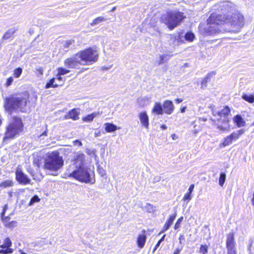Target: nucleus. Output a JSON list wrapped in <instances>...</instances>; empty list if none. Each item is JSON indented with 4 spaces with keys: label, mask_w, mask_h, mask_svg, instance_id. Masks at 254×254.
I'll return each mask as SVG.
<instances>
[{
    "label": "nucleus",
    "mask_w": 254,
    "mask_h": 254,
    "mask_svg": "<svg viewBox=\"0 0 254 254\" xmlns=\"http://www.w3.org/2000/svg\"><path fill=\"white\" fill-rule=\"evenodd\" d=\"M86 153L88 155L90 156H93L95 158H96L97 157L95 150L87 149L86 151Z\"/></svg>",
    "instance_id": "nucleus-44"
},
{
    "label": "nucleus",
    "mask_w": 254,
    "mask_h": 254,
    "mask_svg": "<svg viewBox=\"0 0 254 254\" xmlns=\"http://www.w3.org/2000/svg\"><path fill=\"white\" fill-rule=\"evenodd\" d=\"M7 208H8L7 205V204L4 205L3 206V211L1 213V215H4V213H5L6 210L7 209Z\"/></svg>",
    "instance_id": "nucleus-52"
},
{
    "label": "nucleus",
    "mask_w": 254,
    "mask_h": 254,
    "mask_svg": "<svg viewBox=\"0 0 254 254\" xmlns=\"http://www.w3.org/2000/svg\"><path fill=\"white\" fill-rule=\"evenodd\" d=\"M47 130H45V131H44V132H43V133L40 135V136H43V135H44V136H47Z\"/></svg>",
    "instance_id": "nucleus-60"
},
{
    "label": "nucleus",
    "mask_w": 254,
    "mask_h": 254,
    "mask_svg": "<svg viewBox=\"0 0 254 254\" xmlns=\"http://www.w3.org/2000/svg\"><path fill=\"white\" fill-rule=\"evenodd\" d=\"M40 200V199L39 198V197L37 195H35L33 196L30 200V201L29 203V205L30 206L33 205L35 202H39Z\"/></svg>",
    "instance_id": "nucleus-39"
},
{
    "label": "nucleus",
    "mask_w": 254,
    "mask_h": 254,
    "mask_svg": "<svg viewBox=\"0 0 254 254\" xmlns=\"http://www.w3.org/2000/svg\"><path fill=\"white\" fill-rule=\"evenodd\" d=\"M176 216V214L175 213L173 215H171L170 216L169 219L167 221V222L165 223L162 230L161 231V233H163L165 231H166L172 225L174 220H175Z\"/></svg>",
    "instance_id": "nucleus-16"
},
{
    "label": "nucleus",
    "mask_w": 254,
    "mask_h": 254,
    "mask_svg": "<svg viewBox=\"0 0 254 254\" xmlns=\"http://www.w3.org/2000/svg\"><path fill=\"white\" fill-rule=\"evenodd\" d=\"M13 253V250L12 249H7L6 250H0V253L7 254Z\"/></svg>",
    "instance_id": "nucleus-45"
},
{
    "label": "nucleus",
    "mask_w": 254,
    "mask_h": 254,
    "mask_svg": "<svg viewBox=\"0 0 254 254\" xmlns=\"http://www.w3.org/2000/svg\"><path fill=\"white\" fill-rule=\"evenodd\" d=\"M171 137L173 140H176L178 138V136L176 135L175 133L172 134Z\"/></svg>",
    "instance_id": "nucleus-54"
},
{
    "label": "nucleus",
    "mask_w": 254,
    "mask_h": 254,
    "mask_svg": "<svg viewBox=\"0 0 254 254\" xmlns=\"http://www.w3.org/2000/svg\"><path fill=\"white\" fill-rule=\"evenodd\" d=\"M194 188V185H193V184L191 185L188 189V192L191 193L193 190Z\"/></svg>",
    "instance_id": "nucleus-50"
},
{
    "label": "nucleus",
    "mask_w": 254,
    "mask_h": 254,
    "mask_svg": "<svg viewBox=\"0 0 254 254\" xmlns=\"http://www.w3.org/2000/svg\"><path fill=\"white\" fill-rule=\"evenodd\" d=\"M165 237V235H164L159 241H160L161 243L164 240Z\"/></svg>",
    "instance_id": "nucleus-63"
},
{
    "label": "nucleus",
    "mask_w": 254,
    "mask_h": 254,
    "mask_svg": "<svg viewBox=\"0 0 254 254\" xmlns=\"http://www.w3.org/2000/svg\"><path fill=\"white\" fill-rule=\"evenodd\" d=\"M64 159L57 151L48 153L44 160V169L46 170L57 172L64 165Z\"/></svg>",
    "instance_id": "nucleus-5"
},
{
    "label": "nucleus",
    "mask_w": 254,
    "mask_h": 254,
    "mask_svg": "<svg viewBox=\"0 0 254 254\" xmlns=\"http://www.w3.org/2000/svg\"><path fill=\"white\" fill-rule=\"evenodd\" d=\"M208 252V247L206 245H201L200 250L199 253L201 254H206Z\"/></svg>",
    "instance_id": "nucleus-38"
},
{
    "label": "nucleus",
    "mask_w": 254,
    "mask_h": 254,
    "mask_svg": "<svg viewBox=\"0 0 254 254\" xmlns=\"http://www.w3.org/2000/svg\"><path fill=\"white\" fill-rule=\"evenodd\" d=\"M161 128L162 129H166L167 128V126L165 125H162L161 126Z\"/></svg>",
    "instance_id": "nucleus-59"
},
{
    "label": "nucleus",
    "mask_w": 254,
    "mask_h": 254,
    "mask_svg": "<svg viewBox=\"0 0 254 254\" xmlns=\"http://www.w3.org/2000/svg\"><path fill=\"white\" fill-rule=\"evenodd\" d=\"M183 13L180 12H168L162 16V21L168 26L170 29L177 26L179 23L184 19Z\"/></svg>",
    "instance_id": "nucleus-6"
},
{
    "label": "nucleus",
    "mask_w": 254,
    "mask_h": 254,
    "mask_svg": "<svg viewBox=\"0 0 254 254\" xmlns=\"http://www.w3.org/2000/svg\"><path fill=\"white\" fill-rule=\"evenodd\" d=\"M169 60V56L167 55H159V59L156 61V63L158 65L163 64Z\"/></svg>",
    "instance_id": "nucleus-23"
},
{
    "label": "nucleus",
    "mask_w": 254,
    "mask_h": 254,
    "mask_svg": "<svg viewBox=\"0 0 254 254\" xmlns=\"http://www.w3.org/2000/svg\"><path fill=\"white\" fill-rule=\"evenodd\" d=\"M13 182L12 180H8L2 182L0 184V187L6 188L13 186Z\"/></svg>",
    "instance_id": "nucleus-28"
},
{
    "label": "nucleus",
    "mask_w": 254,
    "mask_h": 254,
    "mask_svg": "<svg viewBox=\"0 0 254 254\" xmlns=\"http://www.w3.org/2000/svg\"><path fill=\"white\" fill-rule=\"evenodd\" d=\"M13 80V78H12V77H9V78L7 79V81H6V85H7V86H9V85H10L11 84V83L12 82Z\"/></svg>",
    "instance_id": "nucleus-49"
},
{
    "label": "nucleus",
    "mask_w": 254,
    "mask_h": 254,
    "mask_svg": "<svg viewBox=\"0 0 254 254\" xmlns=\"http://www.w3.org/2000/svg\"><path fill=\"white\" fill-rule=\"evenodd\" d=\"M28 172L31 175V176L33 177V179L34 180H36L37 181H40V180H38V179H36V178L35 177V175H34V172L32 170H30V171H28Z\"/></svg>",
    "instance_id": "nucleus-53"
},
{
    "label": "nucleus",
    "mask_w": 254,
    "mask_h": 254,
    "mask_svg": "<svg viewBox=\"0 0 254 254\" xmlns=\"http://www.w3.org/2000/svg\"><path fill=\"white\" fill-rule=\"evenodd\" d=\"M214 118L211 120L216 123L217 127L220 130L228 131L230 129L229 120L228 116L230 113V109L228 106L222 109H212Z\"/></svg>",
    "instance_id": "nucleus-4"
},
{
    "label": "nucleus",
    "mask_w": 254,
    "mask_h": 254,
    "mask_svg": "<svg viewBox=\"0 0 254 254\" xmlns=\"http://www.w3.org/2000/svg\"><path fill=\"white\" fill-rule=\"evenodd\" d=\"M62 75H60L59 73H57L56 75V77L55 78L57 79L59 81L61 82L62 83L60 84L59 86H62L64 84V79H63V78L62 77Z\"/></svg>",
    "instance_id": "nucleus-42"
},
{
    "label": "nucleus",
    "mask_w": 254,
    "mask_h": 254,
    "mask_svg": "<svg viewBox=\"0 0 254 254\" xmlns=\"http://www.w3.org/2000/svg\"><path fill=\"white\" fill-rule=\"evenodd\" d=\"M11 245H12V242H11V240H10V239L8 237H7L4 240L3 244L1 246H0V248H3V249H4V248L10 249V247L11 246Z\"/></svg>",
    "instance_id": "nucleus-29"
},
{
    "label": "nucleus",
    "mask_w": 254,
    "mask_h": 254,
    "mask_svg": "<svg viewBox=\"0 0 254 254\" xmlns=\"http://www.w3.org/2000/svg\"><path fill=\"white\" fill-rule=\"evenodd\" d=\"M146 236L145 234V231L142 233L139 234L137 238V245L139 248H143L145 245L146 241Z\"/></svg>",
    "instance_id": "nucleus-14"
},
{
    "label": "nucleus",
    "mask_w": 254,
    "mask_h": 254,
    "mask_svg": "<svg viewBox=\"0 0 254 254\" xmlns=\"http://www.w3.org/2000/svg\"><path fill=\"white\" fill-rule=\"evenodd\" d=\"M80 111L79 109H74L69 112L68 114V117L73 120H77L79 119V115Z\"/></svg>",
    "instance_id": "nucleus-19"
},
{
    "label": "nucleus",
    "mask_w": 254,
    "mask_h": 254,
    "mask_svg": "<svg viewBox=\"0 0 254 254\" xmlns=\"http://www.w3.org/2000/svg\"><path fill=\"white\" fill-rule=\"evenodd\" d=\"M180 252H181V250L178 248L175 250V251H174V254H179Z\"/></svg>",
    "instance_id": "nucleus-57"
},
{
    "label": "nucleus",
    "mask_w": 254,
    "mask_h": 254,
    "mask_svg": "<svg viewBox=\"0 0 254 254\" xmlns=\"http://www.w3.org/2000/svg\"><path fill=\"white\" fill-rule=\"evenodd\" d=\"M245 133V130L241 129L236 131L233 132L231 134L229 135L232 141L238 139L241 135Z\"/></svg>",
    "instance_id": "nucleus-18"
},
{
    "label": "nucleus",
    "mask_w": 254,
    "mask_h": 254,
    "mask_svg": "<svg viewBox=\"0 0 254 254\" xmlns=\"http://www.w3.org/2000/svg\"><path fill=\"white\" fill-rule=\"evenodd\" d=\"M182 239H183V235H181L180 238H179V240H180V243L181 244V240H182Z\"/></svg>",
    "instance_id": "nucleus-61"
},
{
    "label": "nucleus",
    "mask_w": 254,
    "mask_h": 254,
    "mask_svg": "<svg viewBox=\"0 0 254 254\" xmlns=\"http://www.w3.org/2000/svg\"><path fill=\"white\" fill-rule=\"evenodd\" d=\"M100 115V113L99 112H93L91 114H89L86 117L82 118V121L86 123H90L92 122L94 119L96 117H98Z\"/></svg>",
    "instance_id": "nucleus-17"
},
{
    "label": "nucleus",
    "mask_w": 254,
    "mask_h": 254,
    "mask_svg": "<svg viewBox=\"0 0 254 254\" xmlns=\"http://www.w3.org/2000/svg\"><path fill=\"white\" fill-rule=\"evenodd\" d=\"M1 218L4 225L6 227L7 224L10 222V217L8 216H4V215H1Z\"/></svg>",
    "instance_id": "nucleus-36"
},
{
    "label": "nucleus",
    "mask_w": 254,
    "mask_h": 254,
    "mask_svg": "<svg viewBox=\"0 0 254 254\" xmlns=\"http://www.w3.org/2000/svg\"><path fill=\"white\" fill-rule=\"evenodd\" d=\"M58 73L61 75H64L69 72V70L63 67H59L57 69Z\"/></svg>",
    "instance_id": "nucleus-35"
},
{
    "label": "nucleus",
    "mask_w": 254,
    "mask_h": 254,
    "mask_svg": "<svg viewBox=\"0 0 254 254\" xmlns=\"http://www.w3.org/2000/svg\"><path fill=\"white\" fill-rule=\"evenodd\" d=\"M74 44V40H69L64 42V48H68L70 45Z\"/></svg>",
    "instance_id": "nucleus-40"
},
{
    "label": "nucleus",
    "mask_w": 254,
    "mask_h": 254,
    "mask_svg": "<svg viewBox=\"0 0 254 254\" xmlns=\"http://www.w3.org/2000/svg\"><path fill=\"white\" fill-rule=\"evenodd\" d=\"M94 134L95 137H99L101 136V131L100 130L95 131Z\"/></svg>",
    "instance_id": "nucleus-51"
},
{
    "label": "nucleus",
    "mask_w": 254,
    "mask_h": 254,
    "mask_svg": "<svg viewBox=\"0 0 254 254\" xmlns=\"http://www.w3.org/2000/svg\"><path fill=\"white\" fill-rule=\"evenodd\" d=\"M98 58L97 51L92 48H88L76 54L74 58L66 59L64 64L68 68H75L79 64H85L87 62H95Z\"/></svg>",
    "instance_id": "nucleus-3"
},
{
    "label": "nucleus",
    "mask_w": 254,
    "mask_h": 254,
    "mask_svg": "<svg viewBox=\"0 0 254 254\" xmlns=\"http://www.w3.org/2000/svg\"><path fill=\"white\" fill-rule=\"evenodd\" d=\"M161 244V242L160 241H158L157 244L155 246V249L154 250V251L157 249L158 247H159L160 245Z\"/></svg>",
    "instance_id": "nucleus-58"
},
{
    "label": "nucleus",
    "mask_w": 254,
    "mask_h": 254,
    "mask_svg": "<svg viewBox=\"0 0 254 254\" xmlns=\"http://www.w3.org/2000/svg\"><path fill=\"white\" fill-rule=\"evenodd\" d=\"M233 141L229 135L224 138V141L219 145L220 147H225L232 144Z\"/></svg>",
    "instance_id": "nucleus-25"
},
{
    "label": "nucleus",
    "mask_w": 254,
    "mask_h": 254,
    "mask_svg": "<svg viewBox=\"0 0 254 254\" xmlns=\"http://www.w3.org/2000/svg\"><path fill=\"white\" fill-rule=\"evenodd\" d=\"M148 100L147 98L144 97L138 99L137 102L140 106L144 107L147 105Z\"/></svg>",
    "instance_id": "nucleus-32"
},
{
    "label": "nucleus",
    "mask_w": 254,
    "mask_h": 254,
    "mask_svg": "<svg viewBox=\"0 0 254 254\" xmlns=\"http://www.w3.org/2000/svg\"><path fill=\"white\" fill-rule=\"evenodd\" d=\"M22 72V69L21 67H18L14 70L13 75L16 78H18Z\"/></svg>",
    "instance_id": "nucleus-37"
},
{
    "label": "nucleus",
    "mask_w": 254,
    "mask_h": 254,
    "mask_svg": "<svg viewBox=\"0 0 254 254\" xmlns=\"http://www.w3.org/2000/svg\"><path fill=\"white\" fill-rule=\"evenodd\" d=\"M107 19L103 16H99L93 20L90 25L92 26L98 25L101 23L106 21Z\"/></svg>",
    "instance_id": "nucleus-24"
},
{
    "label": "nucleus",
    "mask_w": 254,
    "mask_h": 254,
    "mask_svg": "<svg viewBox=\"0 0 254 254\" xmlns=\"http://www.w3.org/2000/svg\"><path fill=\"white\" fill-rule=\"evenodd\" d=\"M36 71L38 72V76H42L44 73V69L41 67H38L36 68Z\"/></svg>",
    "instance_id": "nucleus-47"
},
{
    "label": "nucleus",
    "mask_w": 254,
    "mask_h": 254,
    "mask_svg": "<svg viewBox=\"0 0 254 254\" xmlns=\"http://www.w3.org/2000/svg\"><path fill=\"white\" fill-rule=\"evenodd\" d=\"M22 126L21 119L18 118H15L14 122L10 124L7 128L5 137L3 138L4 140L7 138H13L16 134L19 133L21 130Z\"/></svg>",
    "instance_id": "nucleus-8"
},
{
    "label": "nucleus",
    "mask_w": 254,
    "mask_h": 254,
    "mask_svg": "<svg viewBox=\"0 0 254 254\" xmlns=\"http://www.w3.org/2000/svg\"><path fill=\"white\" fill-rule=\"evenodd\" d=\"M232 3L229 1L222 2L220 3L221 10L224 14L212 13L207 19V25L205 28V32L207 35H213L220 32L219 25L224 23L229 24L231 29L228 31L238 32L244 25V17L238 11L234 10Z\"/></svg>",
    "instance_id": "nucleus-1"
},
{
    "label": "nucleus",
    "mask_w": 254,
    "mask_h": 254,
    "mask_svg": "<svg viewBox=\"0 0 254 254\" xmlns=\"http://www.w3.org/2000/svg\"><path fill=\"white\" fill-rule=\"evenodd\" d=\"M175 101L177 103L179 104L183 102V99L180 98H177L175 99Z\"/></svg>",
    "instance_id": "nucleus-55"
},
{
    "label": "nucleus",
    "mask_w": 254,
    "mask_h": 254,
    "mask_svg": "<svg viewBox=\"0 0 254 254\" xmlns=\"http://www.w3.org/2000/svg\"><path fill=\"white\" fill-rule=\"evenodd\" d=\"M233 121L238 127H244L245 125V121L240 115L235 116Z\"/></svg>",
    "instance_id": "nucleus-20"
},
{
    "label": "nucleus",
    "mask_w": 254,
    "mask_h": 254,
    "mask_svg": "<svg viewBox=\"0 0 254 254\" xmlns=\"http://www.w3.org/2000/svg\"><path fill=\"white\" fill-rule=\"evenodd\" d=\"M226 180V174L224 173H221L219 179V184L223 187Z\"/></svg>",
    "instance_id": "nucleus-33"
},
{
    "label": "nucleus",
    "mask_w": 254,
    "mask_h": 254,
    "mask_svg": "<svg viewBox=\"0 0 254 254\" xmlns=\"http://www.w3.org/2000/svg\"><path fill=\"white\" fill-rule=\"evenodd\" d=\"M104 126L105 129L107 132H113L120 128L119 127L118 128L115 125L111 123H105Z\"/></svg>",
    "instance_id": "nucleus-21"
},
{
    "label": "nucleus",
    "mask_w": 254,
    "mask_h": 254,
    "mask_svg": "<svg viewBox=\"0 0 254 254\" xmlns=\"http://www.w3.org/2000/svg\"><path fill=\"white\" fill-rule=\"evenodd\" d=\"M17 30L18 28L15 27L8 29L2 36V39L7 40L12 39L14 37V34L16 33Z\"/></svg>",
    "instance_id": "nucleus-15"
},
{
    "label": "nucleus",
    "mask_w": 254,
    "mask_h": 254,
    "mask_svg": "<svg viewBox=\"0 0 254 254\" xmlns=\"http://www.w3.org/2000/svg\"><path fill=\"white\" fill-rule=\"evenodd\" d=\"M183 219V217H181V218L178 219V220H177V222L176 223V224L174 226L175 229L176 230L180 227V225L181 223L182 222Z\"/></svg>",
    "instance_id": "nucleus-46"
},
{
    "label": "nucleus",
    "mask_w": 254,
    "mask_h": 254,
    "mask_svg": "<svg viewBox=\"0 0 254 254\" xmlns=\"http://www.w3.org/2000/svg\"><path fill=\"white\" fill-rule=\"evenodd\" d=\"M242 98L250 103L254 102V96L251 94H243Z\"/></svg>",
    "instance_id": "nucleus-30"
},
{
    "label": "nucleus",
    "mask_w": 254,
    "mask_h": 254,
    "mask_svg": "<svg viewBox=\"0 0 254 254\" xmlns=\"http://www.w3.org/2000/svg\"><path fill=\"white\" fill-rule=\"evenodd\" d=\"M55 78H53L50 80L49 82H47L45 85V88L48 89L51 87L55 88L59 86L60 84L55 83Z\"/></svg>",
    "instance_id": "nucleus-26"
},
{
    "label": "nucleus",
    "mask_w": 254,
    "mask_h": 254,
    "mask_svg": "<svg viewBox=\"0 0 254 254\" xmlns=\"http://www.w3.org/2000/svg\"><path fill=\"white\" fill-rule=\"evenodd\" d=\"M15 174L16 179L20 184L22 185L30 184L31 180L28 178L27 176L22 172L19 166H18L16 169Z\"/></svg>",
    "instance_id": "nucleus-10"
},
{
    "label": "nucleus",
    "mask_w": 254,
    "mask_h": 254,
    "mask_svg": "<svg viewBox=\"0 0 254 254\" xmlns=\"http://www.w3.org/2000/svg\"><path fill=\"white\" fill-rule=\"evenodd\" d=\"M214 72H211L208 73L204 78H203L201 81L200 88L201 89H204L207 86V83L210 78L211 75H214Z\"/></svg>",
    "instance_id": "nucleus-22"
},
{
    "label": "nucleus",
    "mask_w": 254,
    "mask_h": 254,
    "mask_svg": "<svg viewBox=\"0 0 254 254\" xmlns=\"http://www.w3.org/2000/svg\"><path fill=\"white\" fill-rule=\"evenodd\" d=\"M252 201L253 205H254V194H253V198H252Z\"/></svg>",
    "instance_id": "nucleus-62"
},
{
    "label": "nucleus",
    "mask_w": 254,
    "mask_h": 254,
    "mask_svg": "<svg viewBox=\"0 0 254 254\" xmlns=\"http://www.w3.org/2000/svg\"><path fill=\"white\" fill-rule=\"evenodd\" d=\"M42 157L38 155V154H34L33 155V163L37 167H39L40 164L42 163Z\"/></svg>",
    "instance_id": "nucleus-27"
},
{
    "label": "nucleus",
    "mask_w": 254,
    "mask_h": 254,
    "mask_svg": "<svg viewBox=\"0 0 254 254\" xmlns=\"http://www.w3.org/2000/svg\"><path fill=\"white\" fill-rule=\"evenodd\" d=\"M226 247L229 254H236L235 242L233 233H229L227 235L226 240Z\"/></svg>",
    "instance_id": "nucleus-9"
},
{
    "label": "nucleus",
    "mask_w": 254,
    "mask_h": 254,
    "mask_svg": "<svg viewBox=\"0 0 254 254\" xmlns=\"http://www.w3.org/2000/svg\"><path fill=\"white\" fill-rule=\"evenodd\" d=\"M140 123L146 129L149 127V118L146 112H141L139 114Z\"/></svg>",
    "instance_id": "nucleus-12"
},
{
    "label": "nucleus",
    "mask_w": 254,
    "mask_h": 254,
    "mask_svg": "<svg viewBox=\"0 0 254 254\" xmlns=\"http://www.w3.org/2000/svg\"><path fill=\"white\" fill-rule=\"evenodd\" d=\"M185 38L187 41L191 42L194 38V35L191 32H188L186 34Z\"/></svg>",
    "instance_id": "nucleus-34"
},
{
    "label": "nucleus",
    "mask_w": 254,
    "mask_h": 254,
    "mask_svg": "<svg viewBox=\"0 0 254 254\" xmlns=\"http://www.w3.org/2000/svg\"><path fill=\"white\" fill-rule=\"evenodd\" d=\"M73 170L69 174L79 182L94 184L95 182L94 171L85 163V156L80 152H77L74 156L73 163L69 167V170Z\"/></svg>",
    "instance_id": "nucleus-2"
},
{
    "label": "nucleus",
    "mask_w": 254,
    "mask_h": 254,
    "mask_svg": "<svg viewBox=\"0 0 254 254\" xmlns=\"http://www.w3.org/2000/svg\"><path fill=\"white\" fill-rule=\"evenodd\" d=\"M73 143L74 145H78L79 146H81L82 145V142L78 140H74L73 142Z\"/></svg>",
    "instance_id": "nucleus-48"
},
{
    "label": "nucleus",
    "mask_w": 254,
    "mask_h": 254,
    "mask_svg": "<svg viewBox=\"0 0 254 254\" xmlns=\"http://www.w3.org/2000/svg\"><path fill=\"white\" fill-rule=\"evenodd\" d=\"M187 109V107H184L182 108L181 109V112L182 113H184L186 112Z\"/></svg>",
    "instance_id": "nucleus-56"
},
{
    "label": "nucleus",
    "mask_w": 254,
    "mask_h": 254,
    "mask_svg": "<svg viewBox=\"0 0 254 254\" xmlns=\"http://www.w3.org/2000/svg\"><path fill=\"white\" fill-rule=\"evenodd\" d=\"M152 114L157 115H162L164 114L163 106L160 102H155L151 110Z\"/></svg>",
    "instance_id": "nucleus-13"
},
{
    "label": "nucleus",
    "mask_w": 254,
    "mask_h": 254,
    "mask_svg": "<svg viewBox=\"0 0 254 254\" xmlns=\"http://www.w3.org/2000/svg\"><path fill=\"white\" fill-rule=\"evenodd\" d=\"M17 221H12L8 223V224H7V226H6V227L10 228V229H12L14 227H16L17 226Z\"/></svg>",
    "instance_id": "nucleus-43"
},
{
    "label": "nucleus",
    "mask_w": 254,
    "mask_h": 254,
    "mask_svg": "<svg viewBox=\"0 0 254 254\" xmlns=\"http://www.w3.org/2000/svg\"><path fill=\"white\" fill-rule=\"evenodd\" d=\"M163 109L164 113L168 115L171 114L174 111L175 106L173 102L170 100H166L163 104Z\"/></svg>",
    "instance_id": "nucleus-11"
},
{
    "label": "nucleus",
    "mask_w": 254,
    "mask_h": 254,
    "mask_svg": "<svg viewBox=\"0 0 254 254\" xmlns=\"http://www.w3.org/2000/svg\"><path fill=\"white\" fill-rule=\"evenodd\" d=\"M199 120H202V121L205 122L207 120V119L204 118H200L199 119Z\"/></svg>",
    "instance_id": "nucleus-64"
},
{
    "label": "nucleus",
    "mask_w": 254,
    "mask_h": 254,
    "mask_svg": "<svg viewBox=\"0 0 254 254\" xmlns=\"http://www.w3.org/2000/svg\"><path fill=\"white\" fill-rule=\"evenodd\" d=\"M191 198H192L191 193L188 192L184 195V196L183 197V200L185 201L187 200V201H189L191 199Z\"/></svg>",
    "instance_id": "nucleus-41"
},
{
    "label": "nucleus",
    "mask_w": 254,
    "mask_h": 254,
    "mask_svg": "<svg viewBox=\"0 0 254 254\" xmlns=\"http://www.w3.org/2000/svg\"><path fill=\"white\" fill-rule=\"evenodd\" d=\"M145 209L149 213H153L156 211V207L152 204L147 203L145 206Z\"/></svg>",
    "instance_id": "nucleus-31"
},
{
    "label": "nucleus",
    "mask_w": 254,
    "mask_h": 254,
    "mask_svg": "<svg viewBox=\"0 0 254 254\" xmlns=\"http://www.w3.org/2000/svg\"><path fill=\"white\" fill-rule=\"evenodd\" d=\"M28 95L25 94L18 97H12L7 100L5 108L8 111L19 109L22 111L27 102Z\"/></svg>",
    "instance_id": "nucleus-7"
}]
</instances>
